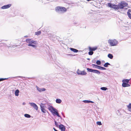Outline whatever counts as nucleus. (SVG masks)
I'll use <instances>...</instances> for the list:
<instances>
[{
  "label": "nucleus",
  "mask_w": 131,
  "mask_h": 131,
  "mask_svg": "<svg viewBox=\"0 0 131 131\" xmlns=\"http://www.w3.org/2000/svg\"><path fill=\"white\" fill-rule=\"evenodd\" d=\"M53 114L56 115L58 117H60V116L59 115V114L58 112V110L55 108H54L52 111V112H51Z\"/></svg>",
  "instance_id": "obj_7"
},
{
  "label": "nucleus",
  "mask_w": 131,
  "mask_h": 131,
  "mask_svg": "<svg viewBox=\"0 0 131 131\" xmlns=\"http://www.w3.org/2000/svg\"><path fill=\"white\" fill-rule=\"evenodd\" d=\"M127 14L129 18L131 19V9H129L127 12Z\"/></svg>",
  "instance_id": "obj_13"
},
{
  "label": "nucleus",
  "mask_w": 131,
  "mask_h": 131,
  "mask_svg": "<svg viewBox=\"0 0 131 131\" xmlns=\"http://www.w3.org/2000/svg\"><path fill=\"white\" fill-rule=\"evenodd\" d=\"M37 90L39 92H42L46 90V89L44 88L41 89L38 87L37 86H36Z\"/></svg>",
  "instance_id": "obj_12"
},
{
  "label": "nucleus",
  "mask_w": 131,
  "mask_h": 131,
  "mask_svg": "<svg viewBox=\"0 0 131 131\" xmlns=\"http://www.w3.org/2000/svg\"><path fill=\"white\" fill-rule=\"evenodd\" d=\"M83 102H84V103H93L94 102L90 101H88V100H84L83 101Z\"/></svg>",
  "instance_id": "obj_27"
},
{
  "label": "nucleus",
  "mask_w": 131,
  "mask_h": 131,
  "mask_svg": "<svg viewBox=\"0 0 131 131\" xmlns=\"http://www.w3.org/2000/svg\"><path fill=\"white\" fill-rule=\"evenodd\" d=\"M92 65L93 67H95V68H98V67L99 66H97L96 64H92Z\"/></svg>",
  "instance_id": "obj_30"
},
{
  "label": "nucleus",
  "mask_w": 131,
  "mask_h": 131,
  "mask_svg": "<svg viewBox=\"0 0 131 131\" xmlns=\"http://www.w3.org/2000/svg\"><path fill=\"white\" fill-rule=\"evenodd\" d=\"M108 42L111 46H115L117 45L118 41L115 39H109Z\"/></svg>",
  "instance_id": "obj_2"
},
{
  "label": "nucleus",
  "mask_w": 131,
  "mask_h": 131,
  "mask_svg": "<svg viewBox=\"0 0 131 131\" xmlns=\"http://www.w3.org/2000/svg\"><path fill=\"white\" fill-rule=\"evenodd\" d=\"M77 73L78 74L81 75H85L87 73L84 71H81L78 69L77 71Z\"/></svg>",
  "instance_id": "obj_6"
},
{
  "label": "nucleus",
  "mask_w": 131,
  "mask_h": 131,
  "mask_svg": "<svg viewBox=\"0 0 131 131\" xmlns=\"http://www.w3.org/2000/svg\"><path fill=\"white\" fill-rule=\"evenodd\" d=\"M56 102L57 103H60L62 101L59 99H57L56 100Z\"/></svg>",
  "instance_id": "obj_24"
},
{
  "label": "nucleus",
  "mask_w": 131,
  "mask_h": 131,
  "mask_svg": "<svg viewBox=\"0 0 131 131\" xmlns=\"http://www.w3.org/2000/svg\"><path fill=\"white\" fill-rule=\"evenodd\" d=\"M19 90L17 89L16 90L15 92V94L16 96H18L19 95Z\"/></svg>",
  "instance_id": "obj_19"
},
{
  "label": "nucleus",
  "mask_w": 131,
  "mask_h": 131,
  "mask_svg": "<svg viewBox=\"0 0 131 131\" xmlns=\"http://www.w3.org/2000/svg\"><path fill=\"white\" fill-rule=\"evenodd\" d=\"M27 118H30L31 117L30 115L28 114H25L24 115Z\"/></svg>",
  "instance_id": "obj_29"
},
{
  "label": "nucleus",
  "mask_w": 131,
  "mask_h": 131,
  "mask_svg": "<svg viewBox=\"0 0 131 131\" xmlns=\"http://www.w3.org/2000/svg\"><path fill=\"white\" fill-rule=\"evenodd\" d=\"M8 78H0V81H3L4 80H6Z\"/></svg>",
  "instance_id": "obj_34"
},
{
  "label": "nucleus",
  "mask_w": 131,
  "mask_h": 131,
  "mask_svg": "<svg viewBox=\"0 0 131 131\" xmlns=\"http://www.w3.org/2000/svg\"><path fill=\"white\" fill-rule=\"evenodd\" d=\"M93 72L97 74H100V72L99 71L95 70H93Z\"/></svg>",
  "instance_id": "obj_22"
},
{
  "label": "nucleus",
  "mask_w": 131,
  "mask_h": 131,
  "mask_svg": "<svg viewBox=\"0 0 131 131\" xmlns=\"http://www.w3.org/2000/svg\"><path fill=\"white\" fill-rule=\"evenodd\" d=\"M96 63L98 65H100L101 63V61L99 60H97L96 62Z\"/></svg>",
  "instance_id": "obj_35"
},
{
  "label": "nucleus",
  "mask_w": 131,
  "mask_h": 131,
  "mask_svg": "<svg viewBox=\"0 0 131 131\" xmlns=\"http://www.w3.org/2000/svg\"><path fill=\"white\" fill-rule=\"evenodd\" d=\"M110 65V64L108 62H107L104 64V66L105 67H108V65Z\"/></svg>",
  "instance_id": "obj_26"
},
{
  "label": "nucleus",
  "mask_w": 131,
  "mask_h": 131,
  "mask_svg": "<svg viewBox=\"0 0 131 131\" xmlns=\"http://www.w3.org/2000/svg\"><path fill=\"white\" fill-rule=\"evenodd\" d=\"M128 110L131 112V103H130L127 106Z\"/></svg>",
  "instance_id": "obj_20"
},
{
  "label": "nucleus",
  "mask_w": 131,
  "mask_h": 131,
  "mask_svg": "<svg viewBox=\"0 0 131 131\" xmlns=\"http://www.w3.org/2000/svg\"><path fill=\"white\" fill-rule=\"evenodd\" d=\"M107 5L109 7L113 8L115 10H118L119 9V7L118 5L113 4L110 3H108Z\"/></svg>",
  "instance_id": "obj_5"
},
{
  "label": "nucleus",
  "mask_w": 131,
  "mask_h": 131,
  "mask_svg": "<svg viewBox=\"0 0 131 131\" xmlns=\"http://www.w3.org/2000/svg\"><path fill=\"white\" fill-rule=\"evenodd\" d=\"M101 89L105 91L107 89V88L106 87H103L101 88Z\"/></svg>",
  "instance_id": "obj_31"
},
{
  "label": "nucleus",
  "mask_w": 131,
  "mask_h": 131,
  "mask_svg": "<svg viewBox=\"0 0 131 131\" xmlns=\"http://www.w3.org/2000/svg\"><path fill=\"white\" fill-rule=\"evenodd\" d=\"M87 70L89 72H93V69H90L89 68H87Z\"/></svg>",
  "instance_id": "obj_28"
},
{
  "label": "nucleus",
  "mask_w": 131,
  "mask_h": 131,
  "mask_svg": "<svg viewBox=\"0 0 131 131\" xmlns=\"http://www.w3.org/2000/svg\"><path fill=\"white\" fill-rule=\"evenodd\" d=\"M30 105L32 106L36 110H37L38 109V107L37 105L35 103H29Z\"/></svg>",
  "instance_id": "obj_8"
},
{
  "label": "nucleus",
  "mask_w": 131,
  "mask_h": 131,
  "mask_svg": "<svg viewBox=\"0 0 131 131\" xmlns=\"http://www.w3.org/2000/svg\"><path fill=\"white\" fill-rule=\"evenodd\" d=\"M98 68L102 70H105L106 69L105 68L100 66H99Z\"/></svg>",
  "instance_id": "obj_23"
},
{
  "label": "nucleus",
  "mask_w": 131,
  "mask_h": 131,
  "mask_svg": "<svg viewBox=\"0 0 131 131\" xmlns=\"http://www.w3.org/2000/svg\"><path fill=\"white\" fill-rule=\"evenodd\" d=\"M69 55H71V54H69Z\"/></svg>",
  "instance_id": "obj_39"
},
{
  "label": "nucleus",
  "mask_w": 131,
  "mask_h": 131,
  "mask_svg": "<svg viewBox=\"0 0 131 131\" xmlns=\"http://www.w3.org/2000/svg\"><path fill=\"white\" fill-rule=\"evenodd\" d=\"M41 34V31H37L35 32V35H38L40 34Z\"/></svg>",
  "instance_id": "obj_25"
},
{
  "label": "nucleus",
  "mask_w": 131,
  "mask_h": 131,
  "mask_svg": "<svg viewBox=\"0 0 131 131\" xmlns=\"http://www.w3.org/2000/svg\"><path fill=\"white\" fill-rule=\"evenodd\" d=\"M59 128L62 131H64L66 129L64 126L62 124H60L59 125Z\"/></svg>",
  "instance_id": "obj_10"
},
{
  "label": "nucleus",
  "mask_w": 131,
  "mask_h": 131,
  "mask_svg": "<svg viewBox=\"0 0 131 131\" xmlns=\"http://www.w3.org/2000/svg\"><path fill=\"white\" fill-rule=\"evenodd\" d=\"M96 124L97 125H102L101 123V122H100V121L97 122H96Z\"/></svg>",
  "instance_id": "obj_33"
},
{
  "label": "nucleus",
  "mask_w": 131,
  "mask_h": 131,
  "mask_svg": "<svg viewBox=\"0 0 131 131\" xmlns=\"http://www.w3.org/2000/svg\"><path fill=\"white\" fill-rule=\"evenodd\" d=\"M70 49L71 50L74 52H77L78 51V50L73 48H70Z\"/></svg>",
  "instance_id": "obj_16"
},
{
  "label": "nucleus",
  "mask_w": 131,
  "mask_h": 131,
  "mask_svg": "<svg viewBox=\"0 0 131 131\" xmlns=\"http://www.w3.org/2000/svg\"><path fill=\"white\" fill-rule=\"evenodd\" d=\"M41 110L44 113H46V110L43 107H42L41 106Z\"/></svg>",
  "instance_id": "obj_21"
},
{
  "label": "nucleus",
  "mask_w": 131,
  "mask_h": 131,
  "mask_svg": "<svg viewBox=\"0 0 131 131\" xmlns=\"http://www.w3.org/2000/svg\"><path fill=\"white\" fill-rule=\"evenodd\" d=\"M54 108L53 106H50L48 108V110L51 112H52V111Z\"/></svg>",
  "instance_id": "obj_17"
},
{
  "label": "nucleus",
  "mask_w": 131,
  "mask_h": 131,
  "mask_svg": "<svg viewBox=\"0 0 131 131\" xmlns=\"http://www.w3.org/2000/svg\"><path fill=\"white\" fill-rule=\"evenodd\" d=\"M107 56L109 58L111 59H112L113 57V55L110 53H109L108 54Z\"/></svg>",
  "instance_id": "obj_18"
},
{
  "label": "nucleus",
  "mask_w": 131,
  "mask_h": 131,
  "mask_svg": "<svg viewBox=\"0 0 131 131\" xmlns=\"http://www.w3.org/2000/svg\"><path fill=\"white\" fill-rule=\"evenodd\" d=\"M130 79H124L122 80L123 82H124L126 83H129Z\"/></svg>",
  "instance_id": "obj_15"
},
{
  "label": "nucleus",
  "mask_w": 131,
  "mask_h": 131,
  "mask_svg": "<svg viewBox=\"0 0 131 131\" xmlns=\"http://www.w3.org/2000/svg\"><path fill=\"white\" fill-rule=\"evenodd\" d=\"M88 1H91V0H87Z\"/></svg>",
  "instance_id": "obj_38"
},
{
  "label": "nucleus",
  "mask_w": 131,
  "mask_h": 131,
  "mask_svg": "<svg viewBox=\"0 0 131 131\" xmlns=\"http://www.w3.org/2000/svg\"><path fill=\"white\" fill-rule=\"evenodd\" d=\"M53 129L55 131H58V130L55 129L54 128H53Z\"/></svg>",
  "instance_id": "obj_37"
},
{
  "label": "nucleus",
  "mask_w": 131,
  "mask_h": 131,
  "mask_svg": "<svg viewBox=\"0 0 131 131\" xmlns=\"http://www.w3.org/2000/svg\"><path fill=\"white\" fill-rule=\"evenodd\" d=\"M11 6V4H9L5 5H4L1 7L2 9H7L9 8Z\"/></svg>",
  "instance_id": "obj_9"
},
{
  "label": "nucleus",
  "mask_w": 131,
  "mask_h": 131,
  "mask_svg": "<svg viewBox=\"0 0 131 131\" xmlns=\"http://www.w3.org/2000/svg\"><path fill=\"white\" fill-rule=\"evenodd\" d=\"M26 42L29 44L28 45L29 46H32L33 47H36V46L35 45H37V42L29 39L26 40Z\"/></svg>",
  "instance_id": "obj_1"
},
{
  "label": "nucleus",
  "mask_w": 131,
  "mask_h": 131,
  "mask_svg": "<svg viewBox=\"0 0 131 131\" xmlns=\"http://www.w3.org/2000/svg\"><path fill=\"white\" fill-rule=\"evenodd\" d=\"M93 52L92 51H90L89 52H88L89 54L90 55H92L93 54Z\"/></svg>",
  "instance_id": "obj_32"
},
{
  "label": "nucleus",
  "mask_w": 131,
  "mask_h": 131,
  "mask_svg": "<svg viewBox=\"0 0 131 131\" xmlns=\"http://www.w3.org/2000/svg\"><path fill=\"white\" fill-rule=\"evenodd\" d=\"M128 4L127 3L124 1L121 2L118 4V6L119 9H123L124 7H126L127 6Z\"/></svg>",
  "instance_id": "obj_3"
},
{
  "label": "nucleus",
  "mask_w": 131,
  "mask_h": 131,
  "mask_svg": "<svg viewBox=\"0 0 131 131\" xmlns=\"http://www.w3.org/2000/svg\"><path fill=\"white\" fill-rule=\"evenodd\" d=\"M122 86L123 87H128L130 86V85L127 83L123 82L122 84Z\"/></svg>",
  "instance_id": "obj_14"
},
{
  "label": "nucleus",
  "mask_w": 131,
  "mask_h": 131,
  "mask_svg": "<svg viewBox=\"0 0 131 131\" xmlns=\"http://www.w3.org/2000/svg\"><path fill=\"white\" fill-rule=\"evenodd\" d=\"M55 10L57 12L60 11L64 12H66L67 9L64 7L58 6L56 8Z\"/></svg>",
  "instance_id": "obj_4"
},
{
  "label": "nucleus",
  "mask_w": 131,
  "mask_h": 131,
  "mask_svg": "<svg viewBox=\"0 0 131 131\" xmlns=\"http://www.w3.org/2000/svg\"><path fill=\"white\" fill-rule=\"evenodd\" d=\"M55 124L56 126H57V127H58V123L56 121H55Z\"/></svg>",
  "instance_id": "obj_36"
},
{
  "label": "nucleus",
  "mask_w": 131,
  "mask_h": 131,
  "mask_svg": "<svg viewBox=\"0 0 131 131\" xmlns=\"http://www.w3.org/2000/svg\"><path fill=\"white\" fill-rule=\"evenodd\" d=\"M89 49L90 51H94L96 50L97 49V47H89Z\"/></svg>",
  "instance_id": "obj_11"
}]
</instances>
